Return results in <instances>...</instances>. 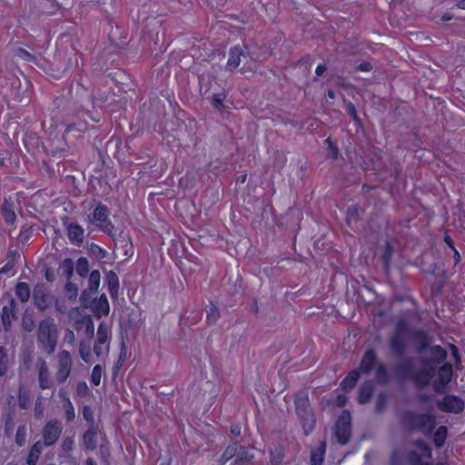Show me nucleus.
<instances>
[{"mask_svg": "<svg viewBox=\"0 0 465 465\" xmlns=\"http://www.w3.org/2000/svg\"><path fill=\"white\" fill-rule=\"evenodd\" d=\"M401 423L408 430L420 431L428 436L431 434L435 428L436 420L430 413H420L409 411L402 414Z\"/></svg>", "mask_w": 465, "mask_h": 465, "instance_id": "nucleus-1", "label": "nucleus"}, {"mask_svg": "<svg viewBox=\"0 0 465 465\" xmlns=\"http://www.w3.org/2000/svg\"><path fill=\"white\" fill-rule=\"evenodd\" d=\"M38 340L48 353H52L57 343L58 330L52 320H44L38 326Z\"/></svg>", "mask_w": 465, "mask_h": 465, "instance_id": "nucleus-2", "label": "nucleus"}, {"mask_svg": "<svg viewBox=\"0 0 465 465\" xmlns=\"http://www.w3.org/2000/svg\"><path fill=\"white\" fill-rule=\"evenodd\" d=\"M110 211L107 206L104 204L97 205L92 215L87 217V222L95 225L108 235H114V226L109 220Z\"/></svg>", "mask_w": 465, "mask_h": 465, "instance_id": "nucleus-3", "label": "nucleus"}, {"mask_svg": "<svg viewBox=\"0 0 465 465\" xmlns=\"http://www.w3.org/2000/svg\"><path fill=\"white\" fill-rule=\"evenodd\" d=\"M54 368V379L56 382H65L73 369V358L68 351L63 350L56 354Z\"/></svg>", "mask_w": 465, "mask_h": 465, "instance_id": "nucleus-4", "label": "nucleus"}, {"mask_svg": "<svg viewBox=\"0 0 465 465\" xmlns=\"http://www.w3.org/2000/svg\"><path fill=\"white\" fill-rule=\"evenodd\" d=\"M335 435L337 440L344 445L351 437V414L348 411H343L339 416L335 424Z\"/></svg>", "mask_w": 465, "mask_h": 465, "instance_id": "nucleus-5", "label": "nucleus"}, {"mask_svg": "<svg viewBox=\"0 0 465 465\" xmlns=\"http://www.w3.org/2000/svg\"><path fill=\"white\" fill-rule=\"evenodd\" d=\"M414 446L415 449L408 456L409 461L414 465H432L430 462H421L423 459H431V450L429 445L424 440H420L415 442ZM437 465L443 464L439 463Z\"/></svg>", "mask_w": 465, "mask_h": 465, "instance_id": "nucleus-6", "label": "nucleus"}, {"mask_svg": "<svg viewBox=\"0 0 465 465\" xmlns=\"http://www.w3.org/2000/svg\"><path fill=\"white\" fill-rule=\"evenodd\" d=\"M295 407L298 415L301 417V422L304 432L309 434L314 426V419L310 410L308 409V400L304 399H297L295 401Z\"/></svg>", "mask_w": 465, "mask_h": 465, "instance_id": "nucleus-7", "label": "nucleus"}, {"mask_svg": "<svg viewBox=\"0 0 465 465\" xmlns=\"http://www.w3.org/2000/svg\"><path fill=\"white\" fill-rule=\"evenodd\" d=\"M407 328L403 323H399L394 333L391 337V349L392 352L401 356L406 349Z\"/></svg>", "mask_w": 465, "mask_h": 465, "instance_id": "nucleus-8", "label": "nucleus"}, {"mask_svg": "<svg viewBox=\"0 0 465 465\" xmlns=\"http://www.w3.org/2000/svg\"><path fill=\"white\" fill-rule=\"evenodd\" d=\"M437 407L444 412L460 413L464 409L463 401L455 395H446L436 402Z\"/></svg>", "mask_w": 465, "mask_h": 465, "instance_id": "nucleus-9", "label": "nucleus"}, {"mask_svg": "<svg viewBox=\"0 0 465 465\" xmlns=\"http://www.w3.org/2000/svg\"><path fill=\"white\" fill-rule=\"evenodd\" d=\"M63 426L60 421L53 420L48 421L43 430L45 445L51 446L54 444L60 437Z\"/></svg>", "mask_w": 465, "mask_h": 465, "instance_id": "nucleus-10", "label": "nucleus"}, {"mask_svg": "<svg viewBox=\"0 0 465 465\" xmlns=\"http://www.w3.org/2000/svg\"><path fill=\"white\" fill-rule=\"evenodd\" d=\"M452 367L450 363L442 365L439 371L436 380L433 381V389L436 392L442 393L446 390L447 384L452 379Z\"/></svg>", "mask_w": 465, "mask_h": 465, "instance_id": "nucleus-11", "label": "nucleus"}, {"mask_svg": "<svg viewBox=\"0 0 465 465\" xmlns=\"http://www.w3.org/2000/svg\"><path fill=\"white\" fill-rule=\"evenodd\" d=\"M35 367L38 372V383L41 390H46L53 387V381L50 377V371L47 362L44 359H37Z\"/></svg>", "mask_w": 465, "mask_h": 465, "instance_id": "nucleus-12", "label": "nucleus"}, {"mask_svg": "<svg viewBox=\"0 0 465 465\" xmlns=\"http://www.w3.org/2000/svg\"><path fill=\"white\" fill-rule=\"evenodd\" d=\"M247 48L242 47L241 45H235L230 49L229 58L227 61V67L229 69H234L238 67L241 64L242 57L243 59L247 58Z\"/></svg>", "mask_w": 465, "mask_h": 465, "instance_id": "nucleus-13", "label": "nucleus"}, {"mask_svg": "<svg viewBox=\"0 0 465 465\" xmlns=\"http://www.w3.org/2000/svg\"><path fill=\"white\" fill-rule=\"evenodd\" d=\"M434 369L430 367H426L419 371H416L412 375V379L414 382L420 387L427 386L431 381L434 375Z\"/></svg>", "mask_w": 465, "mask_h": 465, "instance_id": "nucleus-14", "label": "nucleus"}, {"mask_svg": "<svg viewBox=\"0 0 465 465\" xmlns=\"http://www.w3.org/2000/svg\"><path fill=\"white\" fill-rule=\"evenodd\" d=\"M68 239L72 243L80 244L84 239V230L78 223H69L66 227Z\"/></svg>", "mask_w": 465, "mask_h": 465, "instance_id": "nucleus-15", "label": "nucleus"}, {"mask_svg": "<svg viewBox=\"0 0 465 465\" xmlns=\"http://www.w3.org/2000/svg\"><path fill=\"white\" fill-rule=\"evenodd\" d=\"M15 302L14 299H11L9 302V304L6 306H4L2 309V322L3 325L5 330H7L12 322L15 319Z\"/></svg>", "mask_w": 465, "mask_h": 465, "instance_id": "nucleus-16", "label": "nucleus"}, {"mask_svg": "<svg viewBox=\"0 0 465 465\" xmlns=\"http://www.w3.org/2000/svg\"><path fill=\"white\" fill-rule=\"evenodd\" d=\"M376 358L375 351L372 349L368 350L361 359L360 371L363 373L370 372L376 362Z\"/></svg>", "mask_w": 465, "mask_h": 465, "instance_id": "nucleus-17", "label": "nucleus"}, {"mask_svg": "<svg viewBox=\"0 0 465 465\" xmlns=\"http://www.w3.org/2000/svg\"><path fill=\"white\" fill-rule=\"evenodd\" d=\"M96 437L97 428L95 426H90V428L84 432L83 436L84 444L87 450H93L96 448Z\"/></svg>", "mask_w": 465, "mask_h": 465, "instance_id": "nucleus-18", "label": "nucleus"}, {"mask_svg": "<svg viewBox=\"0 0 465 465\" xmlns=\"http://www.w3.org/2000/svg\"><path fill=\"white\" fill-rule=\"evenodd\" d=\"M253 458L252 450L245 447H239L234 460L231 465H245Z\"/></svg>", "mask_w": 465, "mask_h": 465, "instance_id": "nucleus-19", "label": "nucleus"}, {"mask_svg": "<svg viewBox=\"0 0 465 465\" xmlns=\"http://www.w3.org/2000/svg\"><path fill=\"white\" fill-rule=\"evenodd\" d=\"M326 450V443L322 441L317 449L312 452L311 464L312 465H322Z\"/></svg>", "mask_w": 465, "mask_h": 465, "instance_id": "nucleus-20", "label": "nucleus"}, {"mask_svg": "<svg viewBox=\"0 0 465 465\" xmlns=\"http://www.w3.org/2000/svg\"><path fill=\"white\" fill-rule=\"evenodd\" d=\"M374 391V386L371 381L365 382L360 389L359 391V401L361 403L368 402Z\"/></svg>", "mask_w": 465, "mask_h": 465, "instance_id": "nucleus-21", "label": "nucleus"}, {"mask_svg": "<svg viewBox=\"0 0 465 465\" xmlns=\"http://www.w3.org/2000/svg\"><path fill=\"white\" fill-rule=\"evenodd\" d=\"M42 450H43L42 443L40 441L35 442L29 451V454H28V457L26 460V463L28 465H35Z\"/></svg>", "mask_w": 465, "mask_h": 465, "instance_id": "nucleus-22", "label": "nucleus"}, {"mask_svg": "<svg viewBox=\"0 0 465 465\" xmlns=\"http://www.w3.org/2000/svg\"><path fill=\"white\" fill-rule=\"evenodd\" d=\"M430 361L433 362H440L446 360L447 351L440 345H434L430 348Z\"/></svg>", "mask_w": 465, "mask_h": 465, "instance_id": "nucleus-23", "label": "nucleus"}, {"mask_svg": "<svg viewBox=\"0 0 465 465\" xmlns=\"http://www.w3.org/2000/svg\"><path fill=\"white\" fill-rule=\"evenodd\" d=\"M448 435V429L446 426H440L433 434V442L437 448L444 445Z\"/></svg>", "mask_w": 465, "mask_h": 465, "instance_id": "nucleus-24", "label": "nucleus"}, {"mask_svg": "<svg viewBox=\"0 0 465 465\" xmlns=\"http://www.w3.org/2000/svg\"><path fill=\"white\" fill-rule=\"evenodd\" d=\"M15 295L22 302H25L30 298V288L25 282H18L15 286Z\"/></svg>", "mask_w": 465, "mask_h": 465, "instance_id": "nucleus-25", "label": "nucleus"}, {"mask_svg": "<svg viewBox=\"0 0 465 465\" xmlns=\"http://www.w3.org/2000/svg\"><path fill=\"white\" fill-rule=\"evenodd\" d=\"M101 274L98 270L91 272L88 279V290L91 293H94L98 291L100 286Z\"/></svg>", "mask_w": 465, "mask_h": 465, "instance_id": "nucleus-26", "label": "nucleus"}, {"mask_svg": "<svg viewBox=\"0 0 465 465\" xmlns=\"http://www.w3.org/2000/svg\"><path fill=\"white\" fill-rule=\"evenodd\" d=\"M359 380V372L358 371H352L348 373V375L343 379L341 382V387L344 390H351L352 389L356 382Z\"/></svg>", "mask_w": 465, "mask_h": 465, "instance_id": "nucleus-27", "label": "nucleus"}, {"mask_svg": "<svg viewBox=\"0 0 465 465\" xmlns=\"http://www.w3.org/2000/svg\"><path fill=\"white\" fill-rule=\"evenodd\" d=\"M110 339V331L106 324L101 323L97 330L96 341L99 343L108 344Z\"/></svg>", "mask_w": 465, "mask_h": 465, "instance_id": "nucleus-28", "label": "nucleus"}, {"mask_svg": "<svg viewBox=\"0 0 465 465\" xmlns=\"http://www.w3.org/2000/svg\"><path fill=\"white\" fill-rule=\"evenodd\" d=\"M109 302L105 294H102L95 302V310L100 315H106L109 312Z\"/></svg>", "mask_w": 465, "mask_h": 465, "instance_id": "nucleus-29", "label": "nucleus"}, {"mask_svg": "<svg viewBox=\"0 0 465 465\" xmlns=\"http://www.w3.org/2000/svg\"><path fill=\"white\" fill-rule=\"evenodd\" d=\"M60 270L62 271V273L66 277L67 281H69L74 272L73 260L70 258L64 259L60 265Z\"/></svg>", "mask_w": 465, "mask_h": 465, "instance_id": "nucleus-30", "label": "nucleus"}, {"mask_svg": "<svg viewBox=\"0 0 465 465\" xmlns=\"http://www.w3.org/2000/svg\"><path fill=\"white\" fill-rule=\"evenodd\" d=\"M79 353H80L82 360L84 362L90 363L93 361V357H92L89 343H85V342L82 341L80 343Z\"/></svg>", "mask_w": 465, "mask_h": 465, "instance_id": "nucleus-31", "label": "nucleus"}, {"mask_svg": "<svg viewBox=\"0 0 465 465\" xmlns=\"http://www.w3.org/2000/svg\"><path fill=\"white\" fill-rule=\"evenodd\" d=\"M89 272V262L86 258L81 257L76 262V272L81 277H85Z\"/></svg>", "mask_w": 465, "mask_h": 465, "instance_id": "nucleus-32", "label": "nucleus"}, {"mask_svg": "<svg viewBox=\"0 0 465 465\" xmlns=\"http://www.w3.org/2000/svg\"><path fill=\"white\" fill-rule=\"evenodd\" d=\"M106 280L108 282L111 294L116 292L119 288V280L116 273L112 271L109 272L106 275Z\"/></svg>", "mask_w": 465, "mask_h": 465, "instance_id": "nucleus-33", "label": "nucleus"}, {"mask_svg": "<svg viewBox=\"0 0 465 465\" xmlns=\"http://www.w3.org/2000/svg\"><path fill=\"white\" fill-rule=\"evenodd\" d=\"M34 300L35 306L40 310H45L49 305V300L45 294H40L38 292L34 293Z\"/></svg>", "mask_w": 465, "mask_h": 465, "instance_id": "nucleus-34", "label": "nucleus"}, {"mask_svg": "<svg viewBox=\"0 0 465 465\" xmlns=\"http://www.w3.org/2000/svg\"><path fill=\"white\" fill-rule=\"evenodd\" d=\"M239 446L237 444L230 445L226 448L222 456L223 463L227 462L229 460L236 457V453L238 451Z\"/></svg>", "mask_w": 465, "mask_h": 465, "instance_id": "nucleus-35", "label": "nucleus"}, {"mask_svg": "<svg viewBox=\"0 0 465 465\" xmlns=\"http://www.w3.org/2000/svg\"><path fill=\"white\" fill-rule=\"evenodd\" d=\"M27 430L25 425L19 426L15 433V442L18 446H24L26 441Z\"/></svg>", "mask_w": 465, "mask_h": 465, "instance_id": "nucleus-36", "label": "nucleus"}, {"mask_svg": "<svg viewBox=\"0 0 465 465\" xmlns=\"http://www.w3.org/2000/svg\"><path fill=\"white\" fill-rule=\"evenodd\" d=\"M64 416H65V419L68 420V421H71L74 419L75 417V413H74V405L72 403V401H70L69 398H66V402L64 403Z\"/></svg>", "mask_w": 465, "mask_h": 465, "instance_id": "nucleus-37", "label": "nucleus"}, {"mask_svg": "<svg viewBox=\"0 0 465 465\" xmlns=\"http://www.w3.org/2000/svg\"><path fill=\"white\" fill-rule=\"evenodd\" d=\"M64 290H65L67 297L70 300L76 299V297L78 295V288L74 283L68 281L64 286Z\"/></svg>", "mask_w": 465, "mask_h": 465, "instance_id": "nucleus-38", "label": "nucleus"}, {"mask_svg": "<svg viewBox=\"0 0 465 465\" xmlns=\"http://www.w3.org/2000/svg\"><path fill=\"white\" fill-rule=\"evenodd\" d=\"M7 371V354L3 347H0V376H4Z\"/></svg>", "mask_w": 465, "mask_h": 465, "instance_id": "nucleus-39", "label": "nucleus"}, {"mask_svg": "<svg viewBox=\"0 0 465 465\" xmlns=\"http://www.w3.org/2000/svg\"><path fill=\"white\" fill-rule=\"evenodd\" d=\"M283 460V451L280 447L274 448V450H271V461L273 464H280Z\"/></svg>", "mask_w": 465, "mask_h": 465, "instance_id": "nucleus-40", "label": "nucleus"}, {"mask_svg": "<svg viewBox=\"0 0 465 465\" xmlns=\"http://www.w3.org/2000/svg\"><path fill=\"white\" fill-rule=\"evenodd\" d=\"M376 378L380 382H386L388 381V371L383 364L378 366L376 371Z\"/></svg>", "mask_w": 465, "mask_h": 465, "instance_id": "nucleus-41", "label": "nucleus"}, {"mask_svg": "<svg viewBox=\"0 0 465 465\" xmlns=\"http://www.w3.org/2000/svg\"><path fill=\"white\" fill-rule=\"evenodd\" d=\"M102 377V367L100 365H95L92 371L91 374V381L94 385H99L101 382Z\"/></svg>", "mask_w": 465, "mask_h": 465, "instance_id": "nucleus-42", "label": "nucleus"}, {"mask_svg": "<svg viewBox=\"0 0 465 465\" xmlns=\"http://www.w3.org/2000/svg\"><path fill=\"white\" fill-rule=\"evenodd\" d=\"M207 320L210 322H215L219 318V311L218 309L213 305H210L207 308Z\"/></svg>", "mask_w": 465, "mask_h": 465, "instance_id": "nucleus-43", "label": "nucleus"}, {"mask_svg": "<svg viewBox=\"0 0 465 465\" xmlns=\"http://www.w3.org/2000/svg\"><path fill=\"white\" fill-rule=\"evenodd\" d=\"M225 96L223 93L215 94L213 95V101L212 104L214 108L217 110H222L223 108V100Z\"/></svg>", "mask_w": 465, "mask_h": 465, "instance_id": "nucleus-44", "label": "nucleus"}, {"mask_svg": "<svg viewBox=\"0 0 465 465\" xmlns=\"http://www.w3.org/2000/svg\"><path fill=\"white\" fill-rule=\"evenodd\" d=\"M109 351V345L104 343H99L95 341L94 351L95 355L100 358Z\"/></svg>", "mask_w": 465, "mask_h": 465, "instance_id": "nucleus-45", "label": "nucleus"}, {"mask_svg": "<svg viewBox=\"0 0 465 465\" xmlns=\"http://www.w3.org/2000/svg\"><path fill=\"white\" fill-rule=\"evenodd\" d=\"M84 419L90 423V426H94V418L92 409L88 406H84L83 409Z\"/></svg>", "mask_w": 465, "mask_h": 465, "instance_id": "nucleus-46", "label": "nucleus"}, {"mask_svg": "<svg viewBox=\"0 0 465 465\" xmlns=\"http://www.w3.org/2000/svg\"><path fill=\"white\" fill-rule=\"evenodd\" d=\"M450 349L451 356L455 360L456 367L459 368L460 365V357L459 354V350L454 344H450Z\"/></svg>", "mask_w": 465, "mask_h": 465, "instance_id": "nucleus-47", "label": "nucleus"}, {"mask_svg": "<svg viewBox=\"0 0 465 465\" xmlns=\"http://www.w3.org/2000/svg\"><path fill=\"white\" fill-rule=\"evenodd\" d=\"M411 366H412V364H411V361L406 360L400 363L398 370L401 373H407L411 371Z\"/></svg>", "mask_w": 465, "mask_h": 465, "instance_id": "nucleus-48", "label": "nucleus"}, {"mask_svg": "<svg viewBox=\"0 0 465 465\" xmlns=\"http://www.w3.org/2000/svg\"><path fill=\"white\" fill-rule=\"evenodd\" d=\"M63 450L64 451H71L74 448V439L73 437H66L62 444Z\"/></svg>", "mask_w": 465, "mask_h": 465, "instance_id": "nucleus-49", "label": "nucleus"}, {"mask_svg": "<svg viewBox=\"0 0 465 465\" xmlns=\"http://www.w3.org/2000/svg\"><path fill=\"white\" fill-rule=\"evenodd\" d=\"M325 143L328 144V147H329V150H330V153H331V156L332 158H334V159L337 158L338 154H339V151H338V148L333 145V143H331V139L327 138L325 140Z\"/></svg>", "mask_w": 465, "mask_h": 465, "instance_id": "nucleus-50", "label": "nucleus"}, {"mask_svg": "<svg viewBox=\"0 0 465 465\" xmlns=\"http://www.w3.org/2000/svg\"><path fill=\"white\" fill-rule=\"evenodd\" d=\"M91 251L93 253L96 254L100 258L105 257L106 252L96 244H93L91 246Z\"/></svg>", "mask_w": 465, "mask_h": 465, "instance_id": "nucleus-51", "label": "nucleus"}, {"mask_svg": "<svg viewBox=\"0 0 465 465\" xmlns=\"http://www.w3.org/2000/svg\"><path fill=\"white\" fill-rule=\"evenodd\" d=\"M386 401H387L386 396L384 394L381 393L378 397L377 405H376L378 411H381L384 408V406L386 404Z\"/></svg>", "mask_w": 465, "mask_h": 465, "instance_id": "nucleus-52", "label": "nucleus"}, {"mask_svg": "<svg viewBox=\"0 0 465 465\" xmlns=\"http://www.w3.org/2000/svg\"><path fill=\"white\" fill-rule=\"evenodd\" d=\"M64 341L73 344L74 342V333L71 330H67L64 335Z\"/></svg>", "mask_w": 465, "mask_h": 465, "instance_id": "nucleus-53", "label": "nucleus"}, {"mask_svg": "<svg viewBox=\"0 0 465 465\" xmlns=\"http://www.w3.org/2000/svg\"><path fill=\"white\" fill-rule=\"evenodd\" d=\"M348 401V398L345 394H338L337 395V399H336V401L335 403L339 406V407H342L345 405V403L347 402Z\"/></svg>", "mask_w": 465, "mask_h": 465, "instance_id": "nucleus-54", "label": "nucleus"}, {"mask_svg": "<svg viewBox=\"0 0 465 465\" xmlns=\"http://www.w3.org/2000/svg\"><path fill=\"white\" fill-rule=\"evenodd\" d=\"M391 254V248L389 242H387V250L383 255V261L387 264Z\"/></svg>", "mask_w": 465, "mask_h": 465, "instance_id": "nucleus-55", "label": "nucleus"}, {"mask_svg": "<svg viewBox=\"0 0 465 465\" xmlns=\"http://www.w3.org/2000/svg\"><path fill=\"white\" fill-rule=\"evenodd\" d=\"M358 69L361 72H369L371 69V65L369 63H362L358 66Z\"/></svg>", "mask_w": 465, "mask_h": 465, "instance_id": "nucleus-56", "label": "nucleus"}, {"mask_svg": "<svg viewBox=\"0 0 465 465\" xmlns=\"http://www.w3.org/2000/svg\"><path fill=\"white\" fill-rule=\"evenodd\" d=\"M326 71V66L323 65V64H319L316 69H315V73L318 76H321L323 74V73Z\"/></svg>", "mask_w": 465, "mask_h": 465, "instance_id": "nucleus-57", "label": "nucleus"}, {"mask_svg": "<svg viewBox=\"0 0 465 465\" xmlns=\"http://www.w3.org/2000/svg\"><path fill=\"white\" fill-rule=\"evenodd\" d=\"M18 401H19V406L22 408V409H25L26 408V397H25L24 395H19L18 397Z\"/></svg>", "mask_w": 465, "mask_h": 465, "instance_id": "nucleus-58", "label": "nucleus"}, {"mask_svg": "<svg viewBox=\"0 0 465 465\" xmlns=\"http://www.w3.org/2000/svg\"><path fill=\"white\" fill-rule=\"evenodd\" d=\"M231 433L234 436H239L241 433V428L239 426H232Z\"/></svg>", "mask_w": 465, "mask_h": 465, "instance_id": "nucleus-59", "label": "nucleus"}, {"mask_svg": "<svg viewBox=\"0 0 465 465\" xmlns=\"http://www.w3.org/2000/svg\"><path fill=\"white\" fill-rule=\"evenodd\" d=\"M58 395L60 398H62L64 400V402H66V398H68V397H67V393L64 389H60Z\"/></svg>", "mask_w": 465, "mask_h": 465, "instance_id": "nucleus-60", "label": "nucleus"}, {"mask_svg": "<svg viewBox=\"0 0 465 465\" xmlns=\"http://www.w3.org/2000/svg\"><path fill=\"white\" fill-rule=\"evenodd\" d=\"M15 218V213L14 212H10L6 214V222L7 223H12L14 222Z\"/></svg>", "mask_w": 465, "mask_h": 465, "instance_id": "nucleus-61", "label": "nucleus"}, {"mask_svg": "<svg viewBox=\"0 0 465 465\" xmlns=\"http://www.w3.org/2000/svg\"><path fill=\"white\" fill-rule=\"evenodd\" d=\"M349 110H350V114H351V116L355 119L356 118V110L353 106V104H350L349 105Z\"/></svg>", "mask_w": 465, "mask_h": 465, "instance_id": "nucleus-62", "label": "nucleus"}, {"mask_svg": "<svg viewBox=\"0 0 465 465\" xmlns=\"http://www.w3.org/2000/svg\"><path fill=\"white\" fill-rule=\"evenodd\" d=\"M45 278L47 281H53V278H54V273L52 272H50L49 270H47L45 272Z\"/></svg>", "mask_w": 465, "mask_h": 465, "instance_id": "nucleus-63", "label": "nucleus"}, {"mask_svg": "<svg viewBox=\"0 0 465 465\" xmlns=\"http://www.w3.org/2000/svg\"><path fill=\"white\" fill-rule=\"evenodd\" d=\"M445 242L451 248V249H454V246H453V242L451 241V239L450 238V236L446 235L445 236Z\"/></svg>", "mask_w": 465, "mask_h": 465, "instance_id": "nucleus-64", "label": "nucleus"}]
</instances>
